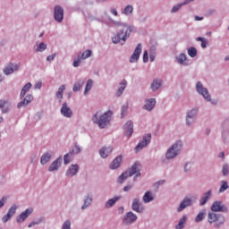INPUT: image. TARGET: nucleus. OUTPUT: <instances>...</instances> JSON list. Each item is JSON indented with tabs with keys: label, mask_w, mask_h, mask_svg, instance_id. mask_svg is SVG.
<instances>
[{
	"label": "nucleus",
	"mask_w": 229,
	"mask_h": 229,
	"mask_svg": "<svg viewBox=\"0 0 229 229\" xmlns=\"http://www.w3.org/2000/svg\"><path fill=\"white\" fill-rule=\"evenodd\" d=\"M112 119H114V111L112 110H107L104 113L97 111L91 117L93 124H97L100 130L108 128L110 123H112Z\"/></svg>",
	"instance_id": "obj_1"
},
{
	"label": "nucleus",
	"mask_w": 229,
	"mask_h": 229,
	"mask_svg": "<svg viewBox=\"0 0 229 229\" xmlns=\"http://www.w3.org/2000/svg\"><path fill=\"white\" fill-rule=\"evenodd\" d=\"M31 87H33L31 82H28L22 87L20 92L21 101L17 104V108H26L28 105H31V103H33L35 97L33 94L28 93L31 90Z\"/></svg>",
	"instance_id": "obj_2"
},
{
	"label": "nucleus",
	"mask_w": 229,
	"mask_h": 229,
	"mask_svg": "<svg viewBox=\"0 0 229 229\" xmlns=\"http://www.w3.org/2000/svg\"><path fill=\"white\" fill-rule=\"evenodd\" d=\"M131 31H133V26L127 24L112 37L113 44H120V46H124V44H126V40L130 38Z\"/></svg>",
	"instance_id": "obj_3"
},
{
	"label": "nucleus",
	"mask_w": 229,
	"mask_h": 229,
	"mask_svg": "<svg viewBox=\"0 0 229 229\" xmlns=\"http://www.w3.org/2000/svg\"><path fill=\"white\" fill-rule=\"evenodd\" d=\"M182 149H183V141L178 140L166 149L165 154V160H174L182 153Z\"/></svg>",
	"instance_id": "obj_4"
},
{
	"label": "nucleus",
	"mask_w": 229,
	"mask_h": 229,
	"mask_svg": "<svg viewBox=\"0 0 229 229\" xmlns=\"http://www.w3.org/2000/svg\"><path fill=\"white\" fill-rule=\"evenodd\" d=\"M195 90L199 96H201L203 98L204 101L207 103H210L211 105H217V101L215 99H212V95H210V92L208 91V88L205 87L203 85V82L197 81L195 84Z\"/></svg>",
	"instance_id": "obj_5"
},
{
	"label": "nucleus",
	"mask_w": 229,
	"mask_h": 229,
	"mask_svg": "<svg viewBox=\"0 0 229 229\" xmlns=\"http://www.w3.org/2000/svg\"><path fill=\"white\" fill-rule=\"evenodd\" d=\"M208 222L209 225L214 224L215 228H219L220 226H223L225 223L226 222V218L222 214H217L214 211L208 212Z\"/></svg>",
	"instance_id": "obj_6"
},
{
	"label": "nucleus",
	"mask_w": 229,
	"mask_h": 229,
	"mask_svg": "<svg viewBox=\"0 0 229 229\" xmlns=\"http://www.w3.org/2000/svg\"><path fill=\"white\" fill-rule=\"evenodd\" d=\"M199 114V107L198 106H195L186 112V115H185L186 128H192V126H194V123H196V119H198Z\"/></svg>",
	"instance_id": "obj_7"
},
{
	"label": "nucleus",
	"mask_w": 229,
	"mask_h": 229,
	"mask_svg": "<svg viewBox=\"0 0 229 229\" xmlns=\"http://www.w3.org/2000/svg\"><path fill=\"white\" fill-rule=\"evenodd\" d=\"M137 219H139L137 214L133 213L132 211H129L123 215V217L122 218V223L123 226H131V225L137 223Z\"/></svg>",
	"instance_id": "obj_8"
},
{
	"label": "nucleus",
	"mask_w": 229,
	"mask_h": 229,
	"mask_svg": "<svg viewBox=\"0 0 229 229\" xmlns=\"http://www.w3.org/2000/svg\"><path fill=\"white\" fill-rule=\"evenodd\" d=\"M21 70V63H8L3 69V72L5 76H11Z\"/></svg>",
	"instance_id": "obj_9"
},
{
	"label": "nucleus",
	"mask_w": 229,
	"mask_h": 229,
	"mask_svg": "<svg viewBox=\"0 0 229 229\" xmlns=\"http://www.w3.org/2000/svg\"><path fill=\"white\" fill-rule=\"evenodd\" d=\"M131 210L136 212V214H144V212H146V208L144 207V204L140 202V199L139 197L132 199Z\"/></svg>",
	"instance_id": "obj_10"
},
{
	"label": "nucleus",
	"mask_w": 229,
	"mask_h": 229,
	"mask_svg": "<svg viewBox=\"0 0 229 229\" xmlns=\"http://www.w3.org/2000/svg\"><path fill=\"white\" fill-rule=\"evenodd\" d=\"M19 208V206L17 204H12V206L9 208L7 213L2 216V223L6 224L15 214H17V210Z\"/></svg>",
	"instance_id": "obj_11"
},
{
	"label": "nucleus",
	"mask_w": 229,
	"mask_h": 229,
	"mask_svg": "<svg viewBox=\"0 0 229 229\" xmlns=\"http://www.w3.org/2000/svg\"><path fill=\"white\" fill-rule=\"evenodd\" d=\"M140 55H142V44H138L131 55L129 62L130 64H137L140 58Z\"/></svg>",
	"instance_id": "obj_12"
},
{
	"label": "nucleus",
	"mask_w": 229,
	"mask_h": 229,
	"mask_svg": "<svg viewBox=\"0 0 229 229\" xmlns=\"http://www.w3.org/2000/svg\"><path fill=\"white\" fill-rule=\"evenodd\" d=\"M33 214V208H26L24 211H22L20 215L16 216V223L18 225H22L30 216Z\"/></svg>",
	"instance_id": "obj_13"
},
{
	"label": "nucleus",
	"mask_w": 229,
	"mask_h": 229,
	"mask_svg": "<svg viewBox=\"0 0 229 229\" xmlns=\"http://www.w3.org/2000/svg\"><path fill=\"white\" fill-rule=\"evenodd\" d=\"M80 173V165L78 164H72L68 166L65 176L67 178H74Z\"/></svg>",
	"instance_id": "obj_14"
},
{
	"label": "nucleus",
	"mask_w": 229,
	"mask_h": 229,
	"mask_svg": "<svg viewBox=\"0 0 229 229\" xmlns=\"http://www.w3.org/2000/svg\"><path fill=\"white\" fill-rule=\"evenodd\" d=\"M64 7L61 5H55L54 7V20L55 22H64Z\"/></svg>",
	"instance_id": "obj_15"
},
{
	"label": "nucleus",
	"mask_w": 229,
	"mask_h": 229,
	"mask_svg": "<svg viewBox=\"0 0 229 229\" xmlns=\"http://www.w3.org/2000/svg\"><path fill=\"white\" fill-rule=\"evenodd\" d=\"M151 143V134L148 133L143 136V140L138 143V145L135 148V151L139 152L141 149H144L146 146H148V144Z\"/></svg>",
	"instance_id": "obj_16"
},
{
	"label": "nucleus",
	"mask_w": 229,
	"mask_h": 229,
	"mask_svg": "<svg viewBox=\"0 0 229 229\" xmlns=\"http://www.w3.org/2000/svg\"><path fill=\"white\" fill-rule=\"evenodd\" d=\"M194 203V197H185L177 208V212H182L187 207L192 206Z\"/></svg>",
	"instance_id": "obj_17"
},
{
	"label": "nucleus",
	"mask_w": 229,
	"mask_h": 229,
	"mask_svg": "<svg viewBox=\"0 0 229 229\" xmlns=\"http://www.w3.org/2000/svg\"><path fill=\"white\" fill-rule=\"evenodd\" d=\"M155 106H157V98H146L144 100L143 105V110H146L147 112H153L155 109Z\"/></svg>",
	"instance_id": "obj_18"
},
{
	"label": "nucleus",
	"mask_w": 229,
	"mask_h": 229,
	"mask_svg": "<svg viewBox=\"0 0 229 229\" xmlns=\"http://www.w3.org/2000/svg\"><path fill=\"white\" fill-rule=\"evenodd\" d=\"M60 112L61 115H63V117H65L66 119H71V117H72V109H71L67 102H64L62 104Z\"/></svg>",
	"instance_id": "obj_19"
},
{
	"label": "nucleus",
	"mask_w": 229,
	"mask_h": 229,
	"mask_svg": "<svg viewBox=\"0 0 229 229\" xmlns=\"http://www.w3.org/2000/svg\"><path fill=\"white\" fill-rule=\"evenodd\" d=\"M175 62L182 67H187L189 65V58L185 53H181L175 55Z\"/></svg>",
	"instance_id": "obj_20"
},
{
	"label": "nucleus",
	"mask_w": 229,
	"mask_h": 229,
	"mask_svg": "<svg viewBox=\"0 0 229 229\" xmlns=\"http://www.w3.org/2000/svg\"><path fill=\"white\" fill-rule=\"evenodd\" d=\"M212 212H228V208L220 200L215 201L211 206Z\"/></svg>",
	"instance_id": "obj_21"
},
{
	"label": "nucleus",
	"mask_w": 229,
	"mask_h": 229,
	"mask_svg": "<svg viewBox=\"0 0 229 229\" xmlns=\"http://www.w3.org/2000/svg\"><path fill=\"white\" fill-rule=\"evenodd\" d=\"M62 157H57L48 166V173H55L62 167Z\"/></svg>",
	"instance_id": "obj_22"
},
{
	"label": "nucleus",
	"mask_w": 229,
	"mask_h": 229,
	"mask_svg": "<svg viewBox=\"0 0 229 229\" xmlns=\"http://www.w3.org/2000/svg\"><path fill=\"white\" fill-rule=\"evenodd\" d=\"M55 157V152L48 150L45 153L40 157V164L41 165H47V164H49L51 162V158Z\"/></svg>",
	"instance_id": "obj_23"
},
{
	"label": "nucleus",
	"mask_w": 229,
	"mask_h": 229,
	"mask_svg": "<svg viewBox=\"0 0 229 229\" xmlns=\"http://www.w3.org/2000/svg\"><path fill=\"white\" fill-rule=\"evenodd\" d=\"M123 164V155L117 156L109 165V169L112 171H115V169H119L121 165Z\"/></svg>",
	"instance_id": "obj_24"
},
{
	"label": "nucleus",
	"mask_w": 229,
	"mask_h": 229,
	"mask_svg": "<svg viewBox=\"0 0 229 229\" xmlns=\"http://www.w3.org/2000/svg\"><path fill=\"white\" fill-rule=\"evenodd\" d=\"M162 85H164L162 79H154L150 83V90L152 92H158L162 89Z\"/></svg>",
	"instance_id": "obj_25"
},
{
	"label": "nucleus",
	"mask_w": 229,
	"mask_h": 229,
	"mask_svg": "<svg viewBox=\"0 0 229 229\" xmlns=\"http://www.w3.org/2000/svg\"><path fill=\"white\" fill-rule=\"evenodd\" d=\"M94 201V197L92 194L88 193L86 196H84L83 204L81 206V210H87L89 207L92 206V202Z\"/></svg>",
	"instance_id": "obj_26"
},
{
	"label": "nucleus",
	"mask_w": 229,
	"mask_h": 229,
	"mask_svg": "<svg viewBox=\"0 0 229 229\" xmlns=\"http://www.w3.org/2000/svg\"><path fill=\"white\" fill-rule=\"evenodd\" d=\"M33 50L35 53H44L45 51H47V45L46 42L37 41L33 47Z\"/></svg>",
	"instance_id": "obj_27"
},
{
	"label": "nucleus",
	"mask_w": 229,
	"mask_h": 229,
	"mask_svg": "<svg viewBox=\"0 0 229 229\" xmlns=\"http://www.w3.org/2000/svg\"><path fill=\"white\" fill-rule=\"evenodd\" d=\"M123 196L121 195H116L113 197L112 199H109L106 200L105 203V208H112L119 201V199H122Z\"/></svg>",
	"instance_id": "obj_28"
},
{
	"label": "nucleus",
	"mask_w": 229,
	"mask_h": 229,
	"mask_svg": "<svg viewBox=\"0 0 229 229\" xmlns=\"http://www.w3.org/2000/svg\"><path fill=\"white\" fill-rule=\"evenodd\" d=\"M139 165H140V162L136 161L131 167L129 169L128 173L129 176H133V174H136V176H140V173L139 172Z\"/></svg>",
	"instance_id": "obj_29"
},
{
	"label": "nucleus",
	"mask_w": 229,
	"mask_h": 229,
	"mask_svg": "<svg viewBox=\"0 0 229 229\" xmlns=\"http://www.w3.org/2000/svg\"><path fill=\"white\" fill-rule=\"evenodd\" d=\"M124 133L127 137L133 135V122L128 121L123 126Z\"/></svg>",
	"instance_id": "obj_30"
},
{
	"label": "nucleus",
	"mask_w": 229,
	"mask_h": 229,
	"mask_svg": "<svg viewBox=\"0 0 229 229\" xmlns=\"http://www.w3.org/2000/svg\"><path fill=\"white\" fill-rule=\"evenodd\" d=\"M126 87H128V81L125 79H123L119 83V87L116 90V97L117 98H121V96H123V92H124V90H126Z\"/></svg>",
	"instance_id": "obj_31"
},
{
	"label": "nucleus",
	"mask_w": 229,
	"mask_h": 229,
	"mask_svg": "<svg viewBox=\"0 0 229 229\" xmlns=\"http://www.w3.org/2000/svg\"><path fill=\"white\" fill-rule=\"evenodd\" d=\"M112 151H114V148H112V147H104L100 148L99 155L101 158H108V157L112 155Z\"/></svg>",
	"instance_id": "obj_32"
},
{
	"label": "nucleus",
	"mask_w": 229,
	"mask_h": 229,
	"mask_svg": "<svg viewBox=\"0 0 229 229\" xmlns=\"http://www.w3.org/2000/svg\"><path fill=\"white\" fill-rule=\"evenodd\" d=\"M154 200H155V195L153 194V191H147L142 197L143 203H151V201H154Z\"/></svg>",
	"instance_id": "obj_33"
},
{
	"label": "nucleus",
	"mask_w": 229,
	"mask_h": 229,
	"mask_svg": "<svg viewBox=\"0 0 229 229\" xmlns=\"http://www.w3.org/2000/svg\"><path fill=\"white\" fill-rule=\"evenodd\" d=\"M0 110L2 114H8L10 112V103L7 100H0Z\"/></svg>",
	"instance_id": "obj_34"
},
{
	"label": "nucleus",
	"mask_w": 229,
	"mask_h": 229,
	"mask_svg": "<svg viewBox=\"0 0 229 229\" xmlns=\"http://www.w3.org/2000/svg\"><path fill=\"white\" fill-rule=\"evenodd\" d=\"M211 196H212V191L211 190L205 192L199 199V205L201 207H203V205H207V202L208 201V199H210Z\"/></svg>",
	"instance_id": "obj_35"
},
{
	"label": "nucleus",
	"mask_w": 229,
	"mask_h": 229,
	"mask_svg": "<svg viewBox=\"0 0 229 229\" xmlns=\"http://www.w3.org/2000/svg\"><path fill=\"white\" fill-rule=\"evenodd\" d=\"M110 24L112 28H124L128 23L121 21H116L109 17Z\"/></svg>",
	"instance_id": "obj_36"
},
{
	"label": "nucleus",
	"mask_w": 229,
	"mask_h": 229,
	"mask_svg": "<svg viewBox=\"0 0 229 229\" xmlns=\"http://www.w3.org/2000/svg\"><path fill=\"white\" fill-rule=\"evenodd\" d=\"M65 84H63L58 88V90L55 92V98L56 99H59L60 103L64 99V92H65Z\"/></svg>",
	"instance_id": "obj_37"
},
{
	"label": "nucleus",
	"mask_w": 229,
	"mask_h": 229,
	"mask_svg": "<svg viewBox=\"0 0 229 229\" xmlns=\"http://www.w3.org/2000/svg\"><path fill=\"white\" fill-rule=\"evenodd\" d=\"M133 6L131 4H127L123 9H122V15H125V17H130V15L133 14Z\"/></svg>",
	"instance_id": "obj_38"
},
{
	"label": "nucleus",
	"mask_w": 229,
	"mask_h": 229,
	"mask_svg": "<svg viewBox=\"0 0 229 229\" xmlns=\"http://www.w3.org/2000/svg\"><path fill=\"white\" fill-rule=\"evenodd\" d=\"M92 87H94V80L92 79H89L86 82V86L84 89V96H87V94H89V92H90V90H92Z\"/></svg>",
	"instance_id": "obj_39"
},
{
	"label": "nucleus",
	"mask_w": 229,
	"mask_h": 229,
	"mask_svg": "<svg viewBox=\"0 0 229 229\" xmlns=\"http://www.w3.org/2000/svg\"><path fill=\"white\" fill-rule=\"evenodd\" d=\"M83 85H85V81L83 80L77 81L72 87L73 92H80Z\"/></svg>",
	"instance_id": "obj_40"
},
{
	"label": "nucleus",
	"mask_w": 229,
	"mask_h": 229,
	"mask_svg": "<svg viewBox=\"0 0 229 229\" xmlns=\"http://www.w3.org/2000/svg\"><path fill=\"white\" fill-rule=\"evenodd\" d=\"M70 153L71 155H80V153H81V146H80L78 143H75Z\"/></svg>",
	"instance_id": "obj_41"
},
{
	"label": "nucleus",
	"mask_w": 229,
	"mask_h": 229,
	"mask_svg": "<svg viewBox=\"0 0 229 229\" xmlns=\"http://www.w3.org/2000/svg\"><path fill=\"white\" fill-rule=\"evenodd\" d=\"M130 174L127 172L123 173L117 179L118 183H124L128 178H130Z\"/></svg>",
	"instance_id": "obj_42"
},
{
	"label": "nucleus",
	"mask_w": 229,
	"mask_h": 229,
	"mask_svg": "<svg viewBox=\"0 0 229 229\" xmlns=\"http://www.w3.org/2000/svg\"><path fill=\"white\" fill-rule=\"evenodd\" d=\"M187 53L191 58H196V56H198V49L194 47H189Z\"/></svg>",
	"instance_id": "obj_43"
},
{
	"label": "nucleus",
	"mask_w": 229,
	"mask_h": 229,
	"mask_svg": "<svg viewBox=\"0 0 229 229\" xmlns=\"http://www.w3.org/2000/svg\"><path fill=\"white\" fill-rule=\"evenodd\" d=\"M207 214V210L200 211L197 216L195 217V223H201L205 219V216Z\"/></svg>",
	"instance_id": "obj_44"
},
{
	"label": "nucleus",
	"mask_w": 229,
	"mask_h": 229,
	"mask_svg": "<svg viewBox=\"0 0 229 229\" xmlns=\"http://www.w3.org/2000/svg\"><path fill=\"white\" fill-rule=\"evenodd\" d=\"M185 223H187V216H183L180 220L175 229H183L185 227Z\"/></svg>",
	"instance_id": "obj_45"
},
{
	"label": "nucleus",
	"mask_w": 229,
	"mask_h": 229,
	"mask_svg": "<svg viewBox=\"0 0 229 229\" xmlns=\"http://www.w3.org/2000/svg\"><path fill=\"white\" fill-rule=\"evenodd\" d=\"M228 189H229L228 182L221 181V185L218 190L219 194H223V192H225V191H228Z\"/></svg>",
	"instance_id": "obj_46"
},
{
	"label": "nucleus",
	"mask_w": 229,
	"mask_h": 229,
	"mask_svg": "<svg viewBox=\"0 0 229 229\" xmlns=\"http://www.w3.org/2000/svg\"><path fill=\"white\" fill-rule=\"evenodd\" d=\"M82 60H83V58L81 57V55L80 54H78L77 56L73 58L72 66L80 67V65H81Z\"/></svg>",
	"instance_id": "obj_47"
},
{
	"label": "nucleus",
	"mask_w": 229,
	"mask_h": 229,
	"mask_svg": "<svg viewBox=\"0 0 229 229\" xmlns=\"http://www.w3.org/2000/svg\"><path fill=\"white\" fill-rule=\"evenodd\" d=\"M182 3H178L175 4L174 5H173V7L170 10V13L174 14V13H178L179 10H182Z\"/></svg>",
	"instance_id": "obj_48"
},
{
	"label": "nucleus",
	"mask_w": 229,
	"mask_h": 229,
	"mask_svg": "<svg viewBox=\"0 0 229 229\" xmlns=\"http://www.w3.org/2000/svg\"><path fill=\"white\" fill-rule=\"evenodd\" d=\"M82 60H87V58H90L92 56V50H85L84 52L79 53Z\"/></svg>",
	"instance_id": "obj_49"
},
{
	"label": "nucleus",
	"mask_w": 229,
	"mask_h": 229,
	"mask_svg": "<svg viewBox=\"0 0 229 229\" xmlns=\"http://www.w3.org/2000/svg\"><path fill=\"white\" fill-rule=\"evenodd\" d=\"M72 225V222H71V219H66L61 226V229H71V226Z\"/></svg>",
	"instance_id": "obj_50"
},
{
	"label": "nucleus",
	"mask_w": 229,
	"mask_h": 229,
	"mask_svg": "<svg viewBox=\"0 0 229 229\" xmlns=\"http://www.w3.org/2000/svg\"><path fill=\"white\" fill-rule=\"evenodd\" d=\"M42 218H38L36 220H32L29 225H28V228H33V226L37 225H40V223H42Z\"/></svg>",
	"instance_id": "obj_51"
},
{
	"label": "nucleus",
	"mask_w": 229,
	"mask_h": 229,
	"mask_svg": "<svg viewBox=\"0 0 229 229\" xmlns=\"http://www.w3.org/2000/svg\"><path fill=\"white\" fill-rule=\"evenodd\" d=\"M222 174L223 176H228L229 174V165L228 164H224L222 166Z\"/></svg>",
	"instance_id": "obj_52"
},
{
	"label": "nucleus",
	"mask_w": 229,
	"mask_h": 229,
	"mask_svg": "<svg viewBox=\"0 0 229 229\" xmlns=\"http://www.w3.org/2000/svg\"><path fill=\"white\" fill-rule=\"evenodd\" d=\"M72 155V154H71V152H69L68 154L64 155V165H67L68 164L71 163V156Z\"/></svg>",
	"instance_id": "obj_53"
},
{
	"label": "nucleus",
	"mask_w": 229,
	"mask_h": 229,
	"mask_svg": "<svg viewBox=\"0 0 229 229\" xmlns=\"http://www.w3.org/2000/svg\"><path fill=\"white\" fill-rule=\"evenodd\" d=\"M191 169H192V165L190 162L185 163L183 167L184 173H191Z\"/></svg>",
	"instance_id": "obj_54"
},
{
	"label": "nucleus",
	"mask_w": 229,
	"mask_h": 229,
	"mask_svg": "<svg viewBox=\"0 0 229 229\" xmlns=\"http://www.w3.org/2000/svg\"><path fill=\"white\" fill-rule=\"evenodd\" d=\"M128 114V105H123L121 109V115L124 117Z\"/></svg>",
	"instance_id": "obj_55"
},
{
	"label": "nucleus",
	"mask_w": 229,
	"mask_h": 229,
	"mask_svg": "<svg viewBox=\"0 0 229 229\" xmlns=\"http://www.w3.org/2000/svg\"><path fill=\"white\" fill-rule=\"evenodd\" d=\"M6 201H8V197H2L0 199V209L6 205Z\"/></svg>",
	"instance_id": "obj_56"
},
{
	"label": "nucleus",
	"mask_w": 229,
	"mask_h": 229,
	"mask_svg": "<svg viewBox=\"0 0 229 229\" xmlns=\"http://www.w3.org/2000/svg\"><path fill=\"white\" fill-rule=\"evenodd\" d=\"M56 53H54L50 55L47 56V62H48L49 64H51V62H53L55 60V58H56Z\"/></svg>",
	"instance_id": "obj_57"
},
{
	"label": "nucleus",
	"mask_w": 229,
	"mask_h": 229,
	"mask_svg": "<svg viewBox=\"0 0 229 229\" xmlns=\"http://www.w3.org/2000/svg\"><path fill=\"white\" fill-rule=\"evenodd\" d=\"M148 60H149V55L148 54V51L145 50L143 52V64H148Z\"/></svg>",
	"instance_id": "obj_58"
},
{
	"label": "nucleus",
	"mask_w": 229,
	"mask_h": 229,
	"mask_svg": "<svg viewBox=\"0 0 229 229\" xmlns=\"http://www.w3.org/2000/svg\"><path fill=\"white\" fill-rule=\"evenodd\" d=\"M109 12L111 13V15H114V17H117L119 15V12H117V9L111 7L109 9Z\"/></svg>",
	"instance_id": "obj_59"
},
{
	"label": "nucleus",
	"mask_w": 229,
	"mask_h": 229,
	"mask_svg": "<svg viewBox=\"0 0 229 229\" xmlns=\"http://www.w3.org/2000/svg\"><path fill=\"white\" fill-rule=\"evenodd\" d=\"M35 90H40L42 89V81H38L35 85H34Z\"/></svg>",
	"instance_id": "obj_60"
},
{
	"label": "nucleus",
	"mask_w": 229,
	"mask_h": 229,
	"mask_svg": "<svg viewBox=\"0 0 229 229\" xmlns=\"http://www.w3.org/2000/svg\"><path fill=\"white\" fill-rule=\"evenodd\" d=\"M214 13H216V10H214V9H209V10L207 11L206 16H207V17H210V15H214Z\"/></svg>",
	"instance_id": "obj_61"
},
{
	"label": "nucleus",
	"mask_w": 229,
	"mask_h": 229,
	"mask_svg": "<svg viewBox=\"0 0 229 229\" xmlns=\"http://www.w3.org/2000/svg\"><path fill=\"white\" fill-rule=\"evenodd\" d=\"M164 183H165V181L164 180L157 181L155 182L154 187H160V185H164Z\"/></svg>",
	"instance_id": "obj_62"
},
{
	"label": "nucleus",
	"mask_w": 229,
	"mask_h": 229,
	"mask_svg": "<svg viewBox=\"0 0 229 229\" xmlns=\"http://www.w3.org/2000/svg\"><path fill=\"white\" fill-rule=\"evenodd\" d=\"M194 1L196 0H184L181 4H182V6H187V4H191V3H194Z\"/></svg>",
	"instance_id": "obj_63"
},
{
	"label": "nucleus",
	"mask_w": 229,
	"mask_h": 229,
	"mask_svg": "<svg viewBox=\"0 0 229 229\" xmlns=\"http://www.w3.org/2000/svg\"><path fill=\"white\" fill-rule=\"evenodd\" d=\"M200 46L202 49H207V46H208V41L207 39L203 40Z\"/></svg>",
	"instance_id": "obj_64"
}]
</instances>
